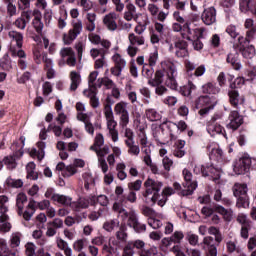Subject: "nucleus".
Returning <instances> with one entry per match:
<instances>
[{
  "instance_id": "f257e3e1",
  "label": "nucleus",
  "mask_w": 256,
  "mask_h": 256,
  "mask_svg": "<svg viewBox=\"0 0 256 256\" xmlns=\"http://www.w3.org/2000/svg\"><path fill=\"white\" fill-rule=\"evenodd\" d=\"M8 37L11 39V41H14L16 43L17 47H10L11 57H13V59H18V65L20 69H27V54L25 53V51H23V49H21V47H23V34L21 32L12 30L8 33Z\"/></svg>"
},
{
  "instance_id": "f03ea898",
  "label": "nucleus",
  "mask_w": 256,
  "mask_h": 256,
  "mask_svg": "<svg viewBox=\"0 0 256 256\" xmlns=\"http://www.w3.org/2000/svg\"><path fill=\"white\" fill-rule=\"evenodd\" d=\"M161 71L164 73L165 85L172 90H176L177 84V61L172 59H165L161 63Z\"/></svg>"
},
{
  "instance_id": "7ed1b4c3",
  "label": "nucleus",
  "mask_w": 256,
  "mask_h": 256,
  "mask_svg": "<svg viewBox=\"0 0 256 256\" xmlns=\"http://www.w3.org/2000/svg\"><path fill=\"white\" fill-rule=\"evenodd\" d=\"M145 192L143 193L144 203L155 205L159 200V193L163 189V182L148 178L144 182Z\"/></svg>"
},
{
  "instance_id": "20e7f679",
  "label": "nucleus",
  "mask_w": 256,
  "mask_h": 256,
  "mask_svg": "<svg viewBox=\"0 0 256 256\" xmlns=\"http://www.w3.org/2000/svg\"><path fill=\"white\" fill-rule=\"evenodd\" d=\"M107 103L104 105V116L106 119L107 129L109 135L114 143L119 141V132L117 131V121L115 120V115L113 114V108L111 107V97L106 98Z\"/></svg>"
},
{
  "instance_id": "39448f33",
  "label": "nucleus",
  "mask_w": 256,
  "mask_h": 256,
  "mask_svg": "<svg viewBox=\"0 0 256 256\" xmlns=\"http://www.w3.org/2000/svg\"><path fill=\"white\" fill-rule=\"evenodd\" d=\"M142 75L148 79V85H151V87H157V85H161V83L165 81V74L163 73V70H157L155 72L153 66H149V64H145L143 66Z\"/></svg>"
},
{
  "instance_id": "423d86ee",
  "label": "nucleus",
  "mask_w": 256,
  "mask_h": 256,
  "mask_svg": "<svg viewBox=\"0 0 256 256\" xmlns=\"http://www.w3.org/2000/svg\"><path fill=\"white\" fill-rule=\"evenodd\" d=\"M215 105H217V98H215V96H200L196 100V109H200L199 115H201V117H205L209 111H213Z\"/></svg>"
},
{
  "instance_id": "0eeeda50",
  "label": "nucleus",
  "mask_w": 256,
  "mask_h": 256,
  "mask_svg": "<svg viewBox=\"0 0 256 256\" xmlns=\"http://www.w3.org/2000/svg\"><path fill=\"white\" fill-rule=\"evenodd\" d=\"M203 33H205V28L194 27L191 22H185L183 24L181 37L187 41H193L194 39H203Z\"/></svg>"
},
{
  "instance_id": "6e6552de",
  "label": "nucleus",
  "mask_w": 256,
  "mask_h": 256,
  "mask_svg": "<svg viewBox=\"0 0 256 256\" xmlns=\"http://www.w3.org/2000/svg\"><path fill=\"white\" fill-rule=\"evenodd\" d=\"M182 175L184 177L183 187L184 189L181 191V194L185 196L193 195L195 189H197V181H193V174L187 168L182 171Z\"/></svg>"
},
{
  "instance_id": "1a4fd4ad",
  "label": "nucleus",
  "mask_w": 256,
  "mask_h": 256,
  "mask_svg": "<svg viewBox=\"0 0 256 256\" xmlns=\"http://www.w3.org/2000/svg\"><path fill=\"white\" fill-rule=\"evenodd\" d=\"M60 57L58 65L63 67V65H68L69 67H75L77 65V58L75 57V51L71 47H63L60 49Z\"/></svg>"
},
{
  "instance_id": "9d476101",
  "label": "nucleus",
  "mask_w": 256,
  "mask_h": 256,
  "mask_svg": "<svg viewBox=\"0 0 256 256\" xmlns=\"http://www.w3.org/2000/svg\"><path fill=\"white\" fill-rule=\"evenodd\" d=\"M251 167V157H249V155H244L234 162L233 171L235 175H245V173H247Z\"/></svg>"
},
{
  "instance_id": "9b49d317",
  "label": "nucleus",
  "mask_w": 256,
  "mask_h": 256,
  "mask_svg": "<svg viewBox=\"0 0 256 256\" xmlns=\"http://www.w3.org/2000/svg\"><path fill=\"white\" fill-rule=\"evenodd\" d=\"M218 119H221V116L215 115L212 117V119L207 124V132L209 135H211V137H215V135H222L225 139H227L225 128H223V126L217 122Z\"/></svg>"
},
{
  "instance_id": "f8f14e48",
  "label": "nucleus",
  "mask_w": 256,
  "mask_h": 256,
  "mask_svg": "<svg viewBox=\"0 0 256 256\" xmlns=\"http://www.w3.org/2000/svg\"><path fill=\"white\" fill-rule=\"evenodd\" d=\"M112 62L114 63V66L110 69L111 74L114 75V77H121L123 69L127 67V60H125L121 54L115 53L112 56Z\"/></svg>"
},
{
  "instance_id": "ddd939ff",
  "label": "nucleus",
  "mask_w": 256,
  "mask_h": 256,
  "mask_svg": "<svg viewBox=\"0 0 256 256\" xmlns=\"http://www.w3.org/2000/svg\"><path fill=\"white\" fill-rule=\"evenodd\" d=\"M185 67H186V75L192 81L193 79H195V77H203V75H205V71H207V68H205V65H200L195 69V64L189 60L185 61Z\"/></svg>"
},
{
  "instance_id": "4468645a",
  "label": "nucleus",
  "mask_w": 256,
  "mask_h": 256,
  "mask_svg": "<svg viewBox=\"0 0 256 256\" xmlns=\"http://www.w3.org/2000/svg\"><path fill=\"white\" fill-rule=\"evenodd\" d=\"M97 154L98 157V166L100 167L102 173H107L109 171V165L105 160V155H109V146L105 145L102 148H97V150H93Z\"/></svg>"
},
{
  "instance_id": "2eb2a0df",
  "label": "nucleus",
  "mask_w": 256,
  "mask_h": 256,
  "mask_svg": "<svg viewBox=\"0 0 256 256\" xmlns=\"http://www.w3.org/2000/svg\"><path fill=\"white\" fill-rule=\"evenodd\" d=\"M201 20L204 25H214L217 22V9L213 6L205 8L201 14Z\"/></svg>"
},
{
  "instance_id": "dca6fc26",
  "label": "nucleus",
  "mask_w": 256,
  "mask_h": 256,
  "mask_svg": "<svg viewBox=\"0 0 256 256\" xmlns=\"http://www.w3.org/2000/svg\"><path fill=\"white\" fill-rule=\"evenodd\" d=\"M128 225L132 227L136 233H145V231H147V225L139 222L137 213L133 210L129 212Z\"/></svg>"
},
{
  "instance_id": "f3484780",
  "label": "nucleus",
  "mask_w": 256,
  "mask_h": 256,
  "mask_svg": "<svg viewBox=\"0 0 256 256\" xmlns=\"http://www.w3.org/2000/svg\"><path fill=\"white\" fill-rule=\"evenodd\" d=\"M90 205H95V196L79 198L76 202H72L71 209L79 213L82 209H88Z\"/></svg>"
},
{
  "instance_id": "a211bd4d",
  "label": "nucleus",
  "mask_w": 256,
  "mask_h": 256,
  "mask_svg": "<svg viewBox=\"0 0 256 256\" xmlns=\"http://www.w3.org/2000/svg\"><path fill=\"white\" fill-rule=\"evenodd\" d=\"M228 119L229 123L227 124V129L237 131V129L243 125V116H241L238 111H231Z\"/></svg>"
},
{
  "instance_id": "6ab92c4d",
  "label": "nucleus",
  "mask_w": 256,
  "mask_h": 256,
  "mask_svg": "<svg viewBox=\"0 0 256 256\" xmlns=\"http://www.w3.org/2000/svg\"><path fill=\"white\" fill-rule=\"evenodd\" d=\"M32 17L33 12L31 10L23 11L21 13V16L17 18L16 21L14 22L15 27H17V29L24 30L27 27V23L31 21Z\"/></svg>"
},
{
  "instance_id": "aec40b11",
  "label": "nucleus",
  "mask_w": 256,
  "mask_h": 256,
  "mask_svg": "<svg viewBox=\"0 0 256 256\" xmlns=\"http://www.w3.org/2000/svg\"><path fill=\"white\" fill-rule=\"evenodd\" d=\"M119 16L115 12H110L106 14L103 18V24L108 31H117V18Z\"/></svg>"
},
{
  "instance_id": "412c9836",
  "label": "nucleus",
  "mask_w": 256,
  "mask_h": 256,
  "mask_svg": "<svg viewBox=\"0 0 256 256\" xmlns=\"http://www.w3.org/2000/svg\"><path fill=\"white\" fill-rule=\"evenodd\" d=\"M99 77L98 71H92L88 76V87L86 91H97V89H101V78L97 80Z\"/></svg>"
},
{
  "instance_id": "4be33fe9",
  "label": "nucleus",
  "mask_w": 256,
  "mask_h": 256,
  "mask_svg": "<svg viewBox=\"0 0 256 256\" xmlns=\"http://www.w3.org/2000/svg\"><path fill=\"white\" fill-rule=\"evenodd\" d=\"M214 239L211 236L205 237L203 239V249L207 252L208 256H217V246L213 244Z\"/></svg>"
},
{
  "instance_id": "5701e85b",
  "label": "nucleus",
  "mask_w": 256,
  "mask_h": 256,
  "mask_svg": "<svg viewBox=\"0 0 256 256\" xmlns=\"http://www.w3.org/2000/svg\"><path fill=\"white\" fill-rule=\"evenodd\" d=\"M244 27L247 29L246 37L251 41L256 39V23L253 19L247 18L244 22Z\"/></svg>"
},
{
  "instance_id": "b1692460",
  "label": "nucleus",
  "mask_w": 256,
  "mask_h": 256,
  "mask_svg": "<svg viewBox=\"0 0 256 256\" xmlns=\"http://www.w3.org/2000/svg\"><path fill=\"white\" fill-rule=\"evenodd\" d=\"M226 61L232 65L235 71H241V69H243V65H241V62L239 61V53H237V51L230 52L227 55Z\"/></svg>"
},
{
  "instance_id": "393cba45",
  "label": "nucleus",
  "mask_w": 256,
  "mask_h": 256,
  "mask_svg": "<svg viewBox=\"0 0 256 256\" xmlns=\"http://www.w3.org/2000/svg\"><path fill=\"white\" fill-rule=\"evenodd\" d=\"M214 211H216V213H219V215H222L224 221H233V209H226L221 205H215Z\"/></svg>"
},
{
  "instance_id": "a878e982",
  "label": "nucleus",
  "mask_w": 256,
  "mask_h": 256,
  "mask_svg": "<svg viewBox=\"0 0 256 256\" xmlns=\"http://www.w3.org/2000/svg\"><path fill=\"white\" fill-rule=\"evenodd\" d=\"M37 148H33L30 151V155L31 157H37L38 161H42V159L45 157V147H47V145L45 144V142L40 141L37 143Z\"/></svg>"
},
{
  "instance_id": "bb28decb",
  "label": "nucleus",
  "mask_w": 256,
  "mask_h": 256,
  "mask_svg": "<svg viewBox=\"0 0 256 256\" xmlns=\"http://www.w3.org/2000/svg\"><path fill=\"white\" fill-rule=\"evenodd\" d=\"M185 141L184 140H177L174 143V146L172 147V153L174 157H178V159H181V157H185Z\"/></svg>"
},
{
  "instance_id": "cd10ccee",
  "label": "nucleus",
  "mask_w": 256,
  "mask_h": 256,
  "mask_svg": "<svg viewBox=\"0 0 256 256\" xmlns=\"http://www.w3.org/2000/svg\"><path fill=\"white\" fill-rule=\"evenodd\" d=\"M206 171L208 172V175L205 177H210L215 183H219V179H221V168H217L213 165H206Z\"/></svg>"
},
{
  "instance_id": "c85d7f7f",
  "label": "nucleus",
  "mask_w": 256,
  "mask_h": 256,
  "mask_svg": "<svg viewBox=\"0 0 256 256\" xmlns=\"http://www.w3.org/2000/svg\"><path fill=\"white\" fill-rule=\"evenodd\" d=\"M231 105L237 107L238 105H243L245 103V97L239 96L237 90H231L228 92Z\"/></svg>"
},
{
  "instance_id": "c756f323",
  "label": "nucleus",
  "mask_w": 256,
  "mask_h": 256,
  "mask_svg": "<svg viewBox=\"0 0 256 256\" xmlns=\"http://www.w3.org/2000/svg\"><path fill=\"white\" fill-rule=\"evenodd\" d=\"M36 206H37V201L32 199L29 201L28 206L26 207V210L24 212L22 210L23 219H25V221H31V217L35 215Z\"/></svg>"
},
{
  "instance_id": "7c9ffc66",
  "label": "nucleus",
  "mask_w": 256,
  "mask_h": 256,
  "mask_svg": "<svg viewBox=\"0 0 256 256\" xmlns=\"http://www.w3.org/2000/svg\"><path fill=\"white\" fill-rule=\"evenodd\" d=\"M70 91H77L79 85H81V74L77 71L70 72Z\"/></svg>"
},
{
  "instance_id": "2f4dec72",
  "label": "nucleus",
  "mask_w": 256,
  "mask_h": 256,
  "mask_svg": "<svg viewBox=\"0 0 256 256\" xmlns=\"http://www.w3.org/2000/svg\"><path fill=\"white\" fill-rule=\"evenodd\" d=\"M54 203H59L64 207H71L73 205V198L61 194H57L53 196Z\"/></svg>"
},
{
  "instance_id": "473e14b6",
  "label": "nucleus",
  "mask_w": 256,
  "mask_h": 256,
  "mask_svg": "<svg viewBox=\"0 0 256 256\" xmlns=\"http://www.w3.org/2000/svg\"><path fill=\"white\" fill-rule=\"evenodd\" d=\"M23 234L21 232H12L9 238V245L11 249H17L21 245Z\"/></svg>"
},
{
  "instance_id": "72a5a7b5",
  "label": "nucleus",
  "mask_w": 256,
  "mask_h": 256,
  "mask_svg": "<svg viewBox=\"0 0 256 256\" xmlns=\"http://www.w3.org/2000/svg\"><path fill=\"white\" fill-rule=\"evenodd\" d=\"M125 145L127 147V153L130 155V157H139V155H141V147L135 143V140L128 142Z\"/></svg>"
},
{
  "instance_id": "f704fd0d",
  "label": "nucleus",
  "mask_w": 256,
  "mask_h": 256,
  "mask_svg": "<svg viewBox=\"0 0 256 256\" xmlns=\"http://www.w3.org/2000/svg\"><path fill=\"white\" fill-rule=\"evenodd\" d=\"M133 249L139 253L140 256H147L149 250L145 249V242L143 240H134L130 242Z\"/></svg>"
},
{
  "instance_id": "c9c22d12",
  "label": "nucleus",
  "mask_w": 256,
  "mask_h": 256,
  "mask_svg": "<svg viewBox=\"0 0 256 256\" xmlns=\"http://www.w3.org/2000/svg\"><path fill=\"white\" fill-rule=\"evenodd\" d=\"M129 44L133 45L134 47H141L145 45V36H139L135 33H130L128 35Z\"/></svg>"
},
{
  "instance_id": "e433bc0d",
  "label": "nucleus",
  "mask_w": 256,
  "mask_h": 256,
  "mask_svg": "<svg viewBox=\"0 0 256 256\" xmlns=\"http://www.w3.org/2000/svg\"><path fill=\"white\" fill-rule=\"evenodd\" d=\"M83 93L86 97H89L91 107H93V109H97V107L100 105L99 99L97 97V90H84Z\"/></svg>"
},
{
  "instance_id": "4c0bfd02",
  "label": "nucleus",
  "mask_w": 256,
  "mask_h": 256,
  "mask_svg": "<svg viewBox=\"0 0 256 256\" xmlns=\"http://www.w3.org/2000/svg\"><path fill=\"white\" fill-rule=\"evenodd\" d=\"M86 19V31L93 33L96 28L95 21H97V14H95L94 12H89L86 14Z\"/></svg>"
},
{
  "instance_id": "58836bf2",
  "label": "nucleus",
  "mask_w": 256,
  "mask_h": 256,
  "mask_svg": "<svg viewBox=\"0 0 256 256\" xmlns=\"http://www.w3.org/2000/svg\"><path fill=\"white\" fill-rule=\"evenodd\" d=\"M134 17H137V7L133 3L126 5V11L124 13L125 21H133Z\"/></svg>"
},
{
  "instance_id": "ea45409f",
  "label": "nucleus",
  "mask_w": 256,
  "mask_h": 256,
  "mask_svg": "<svg viewBox=\"0 0 256 256\" xmlns=\"http://www.w3.org/2000/svg\"><path fill=\"white\" fill-rule=\"evenodd\" d=\"M145 117L150 122L161 121V113L155 108H148L145 110Z\"/></svg>"
},
{
  "instance_id": "a19ab883",
  "label": "nucleus",
  "mask_w": 256,
  "mask_h": 256,
  "mask_svg": "<svg viewBox=\"0 0 256 256\" xmlns=\"http://www.w3.org/2000/svg\"><path fill=\"white\" fill-rule=\"evenodd\" d=\"M119 227H120V222H119V219L117 218L108 220L103 224V230L107 231L108 233H111L119 229Z\"/></svg>"
},
{
  "instance_id": "79ce46f5",
  "label": "nucleus",
  "mask_w": 256,
  "mask_h": 256,
  "mask_svg": "<svg viewBox=\"0 0 256 256\" xmlns=\"http://www.w3.org/2000/svg\"><path fill=\"white\" fill-rule=\"evenodd\" d=\"M25 203H27V195L24 193H19L16 197V207L18 215H23V209L25 208Z\"/></svg>"
},
{
  "instance_id": "37998d69",
  "label": "nucleus",
  "mask_w": 256,
  "mask_h": 256,
  "mask_svg": "<svg viewBox=\"0 0 256 256\" xmlns=\"http://www.w3.org/2000/svg\"><path fill=\"white\" fill-rule=\"evenodd\" d=\"M82 179L84 181V187L87 191H89L91 187H95V178L89 171L82 174Z\"/></svg>"
},
{
  "instance_id": "c03bdc74",
  "label": "nucleus",
  "mask_w": 256,
  "mask_h": 256,
  "mask_svg": "<svg viewBox=\"0 0 256 256\" xmlns=\"http://www.w3.org/2000/svg\"><path fill=\"white\" fill-rule=\"evenodd\" d=\"M2 163L9 171L17 168V158L15 155L6 156L3 158Z\"/></svg>"
},
{
  "instance_id": "a18cd8bd",
  "label": "nucleus",
  "mask_w": 256,
  "mask_h": 256,
  "mask_svg": "<svg viewBox=\"0 0 256 256\" xmlns=\"http://www.w3.org/2000/svg\"><path fill=\"white\" fill-rule=\"evenodd\" d=\"M247 191H249L247 184L236 183L233 187V193L236 197H243L247 195Z\"/></svg>"
},
{
  "instance_id": "49530a36",
  "label": "nucleus",
  "mask_w": 256,
  "mask_h": 256,
  "mask_svg": "<svg viewBox=\"0 0 256 256\" xmlns=\"http://www.w3.org/2000/svg\"><path fill=\"white\" fill-rule=\"evenodd\" d=\"M19 142H15L14 144H12L11 149L14 150L15 155H19L20 157H23V147H25V137L21 136L19 139Z\"/></svg>"
},
{
  "instance_id": "de8ad7c7",
  "label": "nucleus",
  "mask_w": 256,
  "mask_h": 256,
  "mask_svg": "<svg viewBox=\"0 0 256 256\" xmlns=\"http://www.w3.org/2000/svg\"><path fill=\"white\" fill-rule=\"evenodd\" d=\"M42 43L44 45V49H47L50 55H55V53H57V43H50L49 39L45 36L42 37Z\"/></svg>"
},
{
  "instance_id": "09e8293b",
  "label": "nucleus",
  "mask_w": 256,
  "mask_h": 256,
  "mask_svg": "<svg viewBox=\"0 0 256 256\" xmlns=\"http://www.w3.org/2000/svg\"><path fill=\"white\" fill-rule=\"evenodd\" d=\"M221 89L219 87H216L215 84L208 82L207 84H204L202 86V92L207 93L208 95H217Z\"/></svg>"
},
{
  "instance_id": "8fccbe9b",
  "label": "nucleus",
  "mask_w": 256,
  "mask_h": 256,
  "mask_svg": "<svg viewBox=\"0 0 256 256\" xmlns=\"http://www.w3.org/2000/svg\"><path fill=\"white\" fill-rule=\"evenodd\" d=\"M33 55L35 63H37V65H41V63H43V55H47V53H44L43 48L37 45L33 49Z\"/></svg>"
},
{
  "instance_id": "3c124183",
  "label": "nucleus",
  "mask_w": 256,
  "mask_h": 256,
  "mask_svg": "<svg viewBox=\"0 0 256 256\" xmlns=\"http://www.w3.org/2000/svg\"><path fill=\"white\" fill-rule=\"evenodd\" d=\"M114 112L116 115L121 116L129 113V107L127 106V102H119L114 107Z\"/></svg>"
},
{
  "instance_id": "603ef678",
  "label": "nucleus",
  "mask_w": 256,
  "mask_h": 256,
  "mask_svg": "<svg viewBox=\"0 0 256 256\" xmlns=\"http://www.w3.org/2000/svg\"><path fill=\"white\" fill-rule=\"evenodd\" d=\"M77 37H79V33L71 29L69 30L68 34L63 35V42L65 45H71V43H73Z\"/></svg>"
},
{
  "instance_id": "864d4df0",
  "label": "nucleus",
  "mask_w": 256,
  "mask_h": 256,
  "mask_svg": "<svg viewBox=\"0 0 256 256\" xmlns=\"http://www.w3.org/2000/svg\"><path fill=\"white\" fill-rule=\"evenodd\" d=\"M242 56L244 59H253L256 55L255 46L249 45L248 47L242 48L241 50Z\"/></svg>"
},
{
  "instance_id": "5fc2aeb1",
  "label": "nucleus",
  "mask_w": 256,
  "mask_h": 256,
  "mask_svg": "<svg viewBox=\"0 0 256 256\" xmlns=\"http://www.w3.org/2000/svg\"><path fill=\"white\" fill-rule=\"evenodd\" d=\"M0 256H15V253H11L7 246V240L0 238Z\"/></svg>"
},
{
  "instance_id": "6e6d98bb",
  "label": "nucleus",
  "mask_w": 256,
  "mask_h": 256,
  "mask_svg": "<svg viewBox=\"0 0 256 256\" xmlns=\"http://www.w3.org/2000/svg\"><path fill=\"white\" fill-rule=\"evenodd\" d=\"M195 89H197V87L195 86V84H193V82H191V80H189L188 84L181 88L180 93L184 97H189L191 95V93H193V91H195Z\"/></svg>"
},
{
  "instance_id": "4d7b16f0",
  "label": "nucleus",
  "mask_w": 256,
  "mask_h": 256,
  "mask_svg": "<svg viewBox=\"0 0 256 256\" xmlns=\"http://www.w3.org/2000/svg\"><path fill=\"white\" fill-rule=\"evenodd\" d=\"M102 145H105V138L103 137V134H96L94 144L90 147V151H97V149L101 148Z\"/></svg>"
},
{
  "instance_id": "13d9d810",
  "label": "nucleus",
  "mask_w": 256,
  "mask_h": 256,
  "mask_svg": "<svg viewBox=\"0 0 256 256\" xmlns=\"http://www.w3.org/2000/svg\"><path fill=\"white\" fill-rule=\"evenodd\" d=\"M254 4H255V2L253 0H240V2H239L240 11L242 13H247V12L251 11Z\"/></svg>"
},
{
  "instance_id": "bf43d9fd",
  "label": "nucleus",
  "mask_w": 256,
  "mask_h": 256,
  "mask_svg": "<svg viewBox=\"0 0 256 256\" xmlns=\"http://www.w3.org/2000/svg\"><path fill=\"white\" fill-rule=\"evenodd\" d=\"M5 185L8 187H12L14 189H19L23 187V180L22 179H13L8 177L5 181Z\"/></svg>"
},
{
  "instance_id": "052dcab7",
  "label": "nucleus",
  "mask_w": 256,
  "mask_h": 256,
  "mask_svg": "<svg viewBox=\"0 0 256 256\" xmlns=\"http://www.w3.org/2000/svg\"><path fill=\"white\" fill-rule=\"evenodd\" d=\"M193 172L195 175H202L203 177L209 175V172L207 171V165L197 164L194 166Z\"/></svg>"
},
{
  "instance_id": "680f3d73",
  "label": "nucleus",
  "mask_w": 256,
  "mask_h": 256,
  "mask_svg": "<svg viewBox=\"0 0 256 256\" xmlns=\"http://www.w3.org/2000/svg\"><path fill=\"white\" fill-rule=\"evenodd\" d=\"M84 247H87V239H79L73 243V249L77 253H81Z\"/></svg>"
},
{
  "instance_id": "e2e57ef3",
  "label": "nucleus",
  "mask_w": 256,
  "mask_h": 256,
  "mask_svg": "<svg viewBox=\"0 0 256 256\" xmlns=\"http://www.w3.org/2000/svg\"><path fill=\"white\" fill-rule=\"evenodd\" d=\"M209 235H214L216 243H221L223 241V236L221 235V232L216 227L211 226L208 229Z\"/></svg>"
},
{
  "instance_id": "0e129e2a",
  "label": "nucleus",
  "mask_w": 256,
  "mask_h": 256,
  "mask_svg": "<svg viewBox=\"0 0 256 256\" xmlns=\"http://www.w3.org/2000/svg\"><path fill=\"white\" fill-rule=\"evenodd\" d=\"M32 25L34 27V29L38 32L41 33V31H43V27L44 24L41 21V16L40 15H36L33 19Z\"/></svg>"
},
{
  "instance_id": "69168bd1",
  "label": "nucleus",
  "mask_w": 256,
  "mask_h": 256,
  "mask_svg": "<svg viewBox=\"0 0 256 256\" xmlns=\"http://www.w3.org/2000/svg\"><path fill=\"white\" fill-rule=\"evenodd\" d=\"M124 191L125 190L121 186H116L115 188V195L117 197V201H119L121 205H125V201H126L125 195H123Z\"/></svg>"
},
{
  "instance_id": "338daca9",
  "label": "nucleus",
  "mask_w": 256,
  "mask_h": 256,
  "mask_svg": "<svg viewBox=\"0 0 256 256\" xmlns=\"http://www.w3.org/2000/svg\"><path fill=\"white\" fill-rule=\"evenodd\" d=\"M184 237L185 234H183L182 231H175L173 235L170 236V238L172 239V243H175L177 245H179V243L183 241Z\"/></svg>"
},
{
  "instance_id": "774afa93",
  "label": "nucleus",
  "mask_w": 256,
  "mask_h": 256,
  "mask_svg": "<svg viewBox=\"0 0 256 256\" xmlns=\"http://www.w3.org/2000/svg\"><path fill=\"white\" fill-rule=\"evenodd\" d=\"M237 207L241 208L243 207L244 209L249 207V197L247 195L245 196H238L237 197Z\"/></svg>"
}]
</instances>
